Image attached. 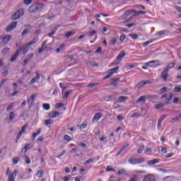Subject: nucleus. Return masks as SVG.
<instances>
[{"instance_id": "f257e3e1", "label": "nucleus", "mask_w": 181, "mask_h": 181, "mask_svg": "<svg viewBox=\"0 0 181 181\" xmlns=\"http://www.w3.org/2000/svg\"><path fill=\"white\" fill-rule=\"evenodd\" d=\"M132 13H135L133 16H132L130 17V19H133L134 18H136V16H139V15H145V13H146V12L144 11H136L134 9H130L127 11L122 16V18H123V19H126V18H128V16H129Z\"/></svg>"}, {"instance_id": "f03ea898", "label": "nucleus", "mask_w": 181, "mask_h": 181, "mask_svg": "<svg viewBox=\"0 0 181 181\" xmlns=\"http://www.w3.org/2000/svg\"><path fill=\"white\" fill-rule=\"evenodd\" d=\"M25 15V11L23 8H20L17 10L11 16V21H18V19H21L22 16Z\"/></svg>"}, {"instance_id": "7ed1b4c3", "label": "nucleus", "mask_w": 181, "mask_h": 181, "mask_svg": "<svg viewBox=\"0 0 181 181\" xmlns=\"http://www.w3.org/2000/svg\"><path fill=\"white\" fill-rule=\"evenodd\" d=\"M173 98V93H165L164 95H163L160 97V100L161 101H163V103H164V104H169V102L172 101V99Z\"/></svg>"}, {"instance_id": "20e7f679", "label": "nucleus", "mask_w": 181, "mask_h": 181, "mask_svg": "<svg viewBox=\"0 0 181 181\" xmlns=\"http://www.w3.org/2000/svg\"><path fill=\"white\" fill-rule=\"evenodd\" d=\"M144 162H145V158L142 157L136 158L134 156H132L129 159V163H131V165H139V163H144Z\"/></svg>"}, {"instance_id": "39448f33", "label": "nucleus", "mask_w": 181, "mask_h": 181, "mask_svg": "<svg viewBox=\"0 0 181 181\" xmlns=\"http://www.w3.org/2000/svg\"><path fill=\"white\" fill-rule=\"evenodd\" d=\"M43 8V4H35L30 6L28 8V11L30 12V13H33L34 12H36V11H39V9H42Z\"/></svg>"}, {"instance_id": "423d86ee", "label": "nucleus", "mask_w": 181, "mask_h": 181, "mask_svg": "<svg viewBox=\"0 0 181 181\" xmlns=\"http://www.w3.org/2000/svg\"><path fill=\"white\" fill-rule=\"evenodd\" d=\"M118 70H119V66H117V67H115V68L109 69V70L107 71V75H106V76L104 77V79H105V80H107V79H108V78H111V77H112V75H113L116 71H118Z\"/></svg>"}, {"instance_id": "0eeeda50", "label": "nucleus", "mask_w": 181, "mask_h": 181, "mask_svg": "<svg viewBox=\"0 0 181 181\" xmlns=\"http://www.w3.org/2000/svg\"><path fill=\"white\" fill-rule=\"evenodd\" d=\"M16 26H18V22L16 21L12 22L6 27V32H8V33L12 32V30H13V29H15Z\"/></svg>"}, {"instance_id": "6e6552de", "label": "nucleus", "mask_w": 181, "mask_h": 181, "mask_svg": "<svg viewBox=\"0 0 181 181\" xmlns=\"http://www.w3.org/2000/svg\"><path fill=\"white\" fill-rule=\"evenodd\" d=\"M144 66H148V67H158V66H159V61H150L148 62L145 63Z\"/></svg>"}, {"instance_id": "1a4fd4ad", "label": "nucleus", "mask_w": 181, "mask_h": 181, "mask_svg": "<svg viewBox=\"0 0 181 181\" xmlns=\"http://www.w3.org/2000/svg\"><path fill=\"white\" fill-rule=\"evenodd\" d=\"M143 181H156V177L153 174H147L144 175Z\"/></svg>"}, {"instance_id": "9d476101", "label": "nucleus", "mask_w": 181, "mask_h": 181, "mask_svg": "<svg viewBox=\"0 0 181 181\" xmlns=\"http://www.w3.org/2000/svg\"><path fill=\"white\" fill-rule=\"evenodd\" d=\"M168 69H163V71L161 72V78H163V81L166 82L168 81V78H169V75L168 74Z\"/></svg>"}, {"instance_id": "9b49d317", "label": "nucleus", "mask_w": 181, "mask_h": 181, "mask_svg": "<svg viewBox=\"0 0 181 181\" xmlns=\"http://www.w3.org/2000/svg\"><path fill=\"white\" fill-rule=\"evenodd\" d=\"M21 52H22V49H18L16 51L15 54L11 58V62H15L16 60V59H18V57H19V54H20Z\"/></svg>"}, {"instance_id": "f8f14e48", "label": "nucleus", "mask_w": 181, "mask_h": 181, "mask_svg": "<svg viewBox=\"0 0 181 181\" xmlns=\"http://www.w3.org/2000/svg\"><path fill=\"white\" fill-rule=\"evenodd\" d=\"M103 117V113L101 112H98L96 114H95L92 122H93L94 124H95V122H97L98 121H100V118Z\"/></svg>"}, {"instance_id": "ddd939ff", "label": "nucleus", "mask_w": 181, "mask_h": 181, "mask_svg": "<svg viewBox=\"0 0 181 181\" xmlns=\"http://www.w3.org/2000/svg\"><path fill=\"white\" fill-rule=\"evenodd\" d=\"M37 96V93H34L32 94L29 99H28V104L30 107H33V101H35V98H36V97Z\"/></svg>"}, {"instance_id": "4468645a", "label": "nucleus", "mask_w": 181, "mask_h": 181, "mask_svg": "<svg viewBox=\"0 0 181 181\" xmlns=\"http://www.w3.org/2000/svg\"><path fill=\"white\" fill-rule=\"evenodd\" d=\"M36 76L33 78L31 79V81H30V86H33V84H35V83H36V81H37V80H40V74H39V73L36 72Z\"/></svg>"}, {"instance_id": "2eb2a0df", "label": "nucleus", "mask_w": 181, "mask_h": 181, "mask_svg": "<svg viewBox=\"0 0 181 181\" xmlns=\"http://www.w3.org/2000/svg\"><path fill=\"white\" fill-rule=\"evenodd\" d=\"M16 175H18V171L15 170L12 174L8 175V181H15V178L16 177Z\"/></svg>"}, {"instance_id": "dca6fc26", "label": "nucleus", "mask_w": 181, "mask_h": 181, "mask_svg": "<svg viewBox=\"0 0 181 181\" xmlns=\"http://www.w3.org/2000/svg\"><path fill=\"white\" fill-rule=\"evenodd\" d=\"M40 134H42V129H38L36 132L33 134L31 137L32 141H35L36 139V136H38Z\"/></svg>"}, {"instance_id": "f3484780", "label": "nucleus", "mask_w": 181, "mask_h": 181, "mask_svg": "<svg viewBox=\"0 0 181 181\" xmlns=\"http://www.w3.org/2000/svg\"><path fill=\"white\" fill-rule=\"evenodd\" d=\"M125 54H127V52L125 51L120 52L118 56L117 57L116 60H117V62H121V59L125 57Z\"/></svg>"}, {"instance_id": "a211bd4d", "label": "nucleus", "mask_w": 181, "mask_h": 181, "mask_svg": "<svg viewBox=\"0 0 181 181\" xmlns=\"http://www.w3.org/2000/svg\"><path fill=\"white\" fill-rule=\"evenodd\" d=\"M159 160H160V159L154 158L153 160H148L147 163H148V165H156V163H159Z\"/></svg>"}, {"instance_id": "6ab92c4d", "label": "nucleus", "mask_w": 181, "mask_h": 181, "mask_svg": "<svg viewBox=\"0 0 181 181\" xmlns=\"http://www.w3.org/2000/svg\"><path fill=\"white\" fill-rule=\"evenodd\" d=\"M60 115V112L55 111V112H51L49 115V117L50 118H57Z\"/></svg>"}, {"instance_id": "aec40b11", "label": "nucleus", "mask_w": 181, "mask_h": 181, "mask_svg": "<svg viewBox=\"0 0 181 181\" xmlns=\"http://www.w3.org/2000/svg\"><path fill=\"white\" fill-rule=\"evenodd\" d=\"M146 99H145V95H141L136 100V104H139V103H146Z\"/></svg>"}, {"instance_id": "412c9836", "label": "nucleus", "mask_w": 181, "mask_h": 181, "mask_svg": "<svg viewBox=\"0 0 181 181\" xmlns=\"http://www.w3.org/2000/svg\"><path fill=\"white\" fill-rule=\"evenodd\" d=\"M28 44H26L25 45H24L23 47H21L18 49H21V52H23V54H26V53H28V52H29V49H28Z\"/></svg>"}, {"instance_id": "4be33fe9", "label": "nucleus", "mask_w": 181, "mask_h": 181, "mask_svg": "<svg viewBox=\"0 0 181 181\" xmlns=\"http://www.w3.org/2000/svg\"><path fill=\"white\" fill-rule=\"evenodd\" d=\"M168 88L167 87H163L158 91V94L159 95H162V94H165V93H168Z\"/></svg>"}, {"instance_id": "5701e85b", "label": "nucleus", "mask_w": 181, "mask_h": 181, "mask_svg": "<svg viewBox=\"0 0 181 181\" xmlns=\"http://www.w3.org/2000/svg\"><path fill=\"white\" fill-rule=\"evenodd\" d=\"M38 40H39L37 38L33 39L30 42L27 43V47L32 46V45H36V43H37Z\"/></svg>"}, {"instance_id": "b1692460", "label": "nucleus", "mask_w": 181, "mask_h": 181, "mask_svg": "<svg viewBox=\"0 0 181 181\" xmlns=\"http://www.w3.org/2000/svg\"><path fill=\"white\" fill-rule=\"evenodd\" d=\"M181 118V115H178L177 117L172 118L170 120V122H171V124H173V122H176L177 121H179V119H180Z\"/></svg>"}, {"instance_id": "393cba45", "label": "nucleus", "mask_w": 181, "mask_h": 181, "mask_svg": "<svg viewBox=\"0 0 181 181\" xmlns=\"http://www.w3.org/2000/svg\"><path fill=\"white\" fill-rule=\"evenodd\" d=\"M175 66H176V63L171 62V63L168 64V66H167V67L165 68V69L168 70V71H169V70H170V69H173V67H175Z\"/></svg>"}, {"instance_id": "a878e982", "label": "nucleus", "mask_w": 181, "mask_h": 181, "mask_svg": "<svg viewBox=\"0 0 181 181\" xmlns=\"http://www.w3.org/2000/svg\"><path fill=\"white\" fill-rule=\"evenodd\" d=\"M71 93H73L72 90H69L66 92H65V93L63 96V99L64 100H67V97H69L70 95V94H71Z\"/></svg>"}, {"instance_id": "bb28decb", "label": "nucleus", "mask_w": 181, "mask_h": 181, "mask_svg": "<svg viewBox=\"0 0 181 181\" xmlns=\"http://www.w3.org/2000/svg\"><path fill=\"white\" fill-rule=\"evenodd\" d=\"M95 160V158H89L83 163V165H89V163H93V162H94Z\"/></svg>"}, {"instance_id": "cd10ccee", "label": "nucleus", "mask_w": 181, "mask_h": 181, "mask_svg": "<svg viewBox=\"0 0 181 181\" xmlns=\"http://www.w3.org/2000/svg\"><path fill=\"white\" fill-rule=\"evenodd\" d=\"M144 86H145V81H141L139 82L138 83H136V88H141L144 87Z\"/></svg>"}, {"instance_id": "c85d7f7f", "label": "nucleus", "mask_w": 181, "mask_h": 181, "mask_svg": "<svg viewBox=\"0 0 181 181\" xmlns=\"http://www.w3.org/2000/svg\"><path fill=\"white\" fill-rule=\"evenodd\" d=\"M155 42V40H151L147 42H145L142 44L143 47H146L148 45H151V43H153Z\"/></svg>"}, {"instance_id": "c756f323", "label": "nucleus", "mask_w": 181, "mask_h": 181, "mask_svg": "<svg viewBox=\"0 0 181 181\" xmlns=\"http://www.w3.org/2000/svg\"><path fill=\"white\" fill-rule=\"evenodd\" d=\"M165 105H166L165 103H160V104L154 105V107H155L156 110H159L160 108L165 107Z\"/></svg>"}, {"instance_id": "7c9ffc66", "label": "nucleus", "mask_w": 181, "mask_h": 181, "mask_svg": "<svg viewBox=\"0 0 181 181\" xmlns=\"http://www.w3.org/2000/svg\"><path fill=\"white\" fill-rule=\"evenodd\" d=\"M23 158L27 165H30V158L27 155L24 154Z\"/></svg>"}, {"instance_id": "2f4dec72", "label": "nucleus", "mask_w": 181, "mask_h": 181, "mask_svg": "<svg viewBox=\"0 0 181 181\" xmlns=\"http://www.w3.org/2000/svg\"><path fill=\"white\" fill-rule=\"evenodd\" d=\"M116 43H117V38H115V37H112V38L110 40V42H109V44H110V46H115V45Z\"/></svg>"}, {"instance_id": "473e14b6", "label": "nucleus", "mask_w": 181, "mask_h": 181, "mask_svg": "<svg viewBox=\"0 0 181 181\" xmlns=\"http://www.w3.org/2000/svg\"><path fill=\"white\" fill-rule=\"evenodd\" d=\"M128 100V97L127 96H120L118 98V103H122V101H127Z\"/></svg>"}, {"instance_id": "72a5a7b5", "label": "nucleus", "mask_w": 181, "mask_h": 181, "mask_svg": "<svg viewBox=\"0 0 181 181\" xmlns=\"http://www.w3.org/2000/svg\"><path fill=\"white\" fill-rule=\"evenodd\" d=\"M74 32L73 31H70L66 33L65 35V37H66V39H69L70 37V36H74Z\"/></svg>"}, {"instance_id": "f704fd0d", "label": "nucleus", "mask_w": 181, "mask_h": 181, "mask_svg": "<svg viewBox=\"0 0 181 181\" xmlns=\"http://www.w3.org/2000/svg\"><path fill=\"white\" fill-rule=\"evenodd\" d=\"M118 175H127V170L124 168H121L117 171Z\"/></svg>"}, {"instance_id": "c9c22d12", "label": "nucleus", "mask_w": 181, "mask_h": 181, "mask_svg": "<svg viewBox=\"0 0 181 181\" xmlns=\"http://www.w3.org/2000/svg\"><path fill=\"white\" fill-rule=\"evenodd\" d=\"M64 44L61 45L58 48H57L56 52L57 53H60L63 49H64Z\"/></svg>"}, {"instance_id": "e433bc0d", "label": "nucleus", "mask_w": 181, "mask_h": 181, "mask_svg": "<svg viewBox=\"0 0 181 181\" xmlns=\"http://www.w3.org/2000/svg\"><path fill=\"white\" fill-rule=\"evenodd\" d=\"M42 107L44 110H46L47 111V110H50V105L48 103H44L42 105Z\"/></svg>"}, {"instance_id": "4c0bfd02", "label": "nucleus", "mask_w": 181, "mask_h": 181, "mask_svg": "<svg viewBox=\"0 0 181 181\" xmlns=\"http://www.w3.org/2000/svg\"><path fill=\"white\" fill-rule=\"evenodd\" d=\"M46 43H47V41H43L41 46V48H42L44 50H47V45H46Z\"/></svg>"}, {"instance_id": "58836bf2", "label": "nucleus", "mask_w": 181, "mask_h": 181, "mask_svg": "<svg viewBox=\"0 0 181 181\" xmlns=\"http://www.w3.org/2000/svg\"><path fill=\"white\" fill-rule=\"evenodd\" d=\"M129 36L134 40H136L139 37L137 34H129Z\"/></svg>"}, {"instance_id": "ea45409f", "label": "nucleus", "mask_w": 181, "mask_h": 181, "mask_svg": "<svg viewBox=\"0 0 181 181\" xmlns=\"http://www.w3.org/2000/svg\"><path fill=\"white\" fill-rule=\"evenodd\" d=\"M22 134L21 132H18L16 139V144H18V142L19 141V139H21V136H22Z\"/></svg>"}, {"instance_id": "a19ab883", "label": "nucleus", "mask_w": 181, "mask_h": 181, "mask_svg": "<svg viewBox=\"0 0 181 181\" xmlns=\"http://www.w3.org/2000/svg\"><path fill=\"white\" fill-rule=\"evenodd\" d=\"M36 176L37 177H42V176H43V170H38L36 173Z\"/></svg>"}, {"instance_id": "79ce46f5", "label": "nucleus", "mask_w": 181, "mask_h": 181, "mask_svg": "<svg viewBox=\"0 0 181 181\" xmlns=\"http://www.w3.org/2000/svg\"><path fill=\"white\" fill-rule=\"evenodd\" d=\"M53 120L52 119H45V125H46V127H49V125H52V122Z\"/></svg>"}, {"instance_id": "37998d69", "label": "nucleus", "mask_w": 181, "mask_h": 181, "mask_svg": "<svg viewBox=\"0 0 181 181\" xmlns=\"http://www.w3.org/2000/svg\"><path fill=\"white\" fill-rule=\"evenodd\" d=\"M29 28H25L22 33L21 36H25V35H28V33H30Z\"/></svg>"}, {"instance_id": "c03bdc74", "label": "nucleus", "mask_w": 181, "mask_h": 181, "mask_svg": "<svg viewBox=\"0 0 181 181\" xmlns=\"http://www.w3.org/2000/svg\"><path fill=\"white\" fill-rule=\"evenodd\" d=\"M95 33H97V31L93 30V31H89L88 33H87L86 36H94V35H95Z\"/></svg>"}, {"instance_id": "a18cd8bd", "label": "nucleus", "mask_w": 181, "mask_h": 181, "mask_svg": "<svg viewBox=\"0 0 181 181\" xmlns=\"http://www.w3.org/2000/svg\"><path fill=\"white\" fill-rule=\"evenodd\" d=\"M64 141H67V142H70V141H71V137H70V136L66 134L64 136Z\"/></svg>"}, {"instance_id": "49530a36", "label": "nucleus", "mask_w": 181, "mask_h": 181, "mask_svg": "<svg viewBox=\"0 0 181 181\" xmlns=\"http://www.w3.org/2000/svg\"><path fill=\"white\" fill-rule=\"evenodd\" d=\"M106 172H115V169L111 168L110 165H107L106 168Z\"/></svg>"}, {"instance_id": "de8ad7c7", "label": "nucleus", "mask_w": 181, "mask_h": 181, "mask_svg": "<svg viewBox=\"0 0 181 181\" xmlns=\"http://www.w3.org/2000/svg\"><path fill=\"white\" fill-rule=\"evenodd\" d=\"M165 33H166L165 30H160V31H158L156 33V35H157V36H163V35H165Z\"/></svg>"}, {"instance_id": "09e8293b", "label": "nucleus", "mask_w": 181, "mask_h": 181, "mask_svg": "<svg viewBox=\"0 0 181 181\" xmlns=\"http://www.w3.org/2000/svg\"><path fill=\"white\" fill-rule=\"evenodd\" d=\"M166 117H168V115H162L160 116V117L159 118L158 121L160 122H163V119H165V118H166Z\"/></svg>"}, {"instance_id": "8fccbe9b", "label": "nucleus", "mask_w": 181, "mask_h": 181, "mask_svg": "<svg viewBox=\"0 0 181 181\" xmlns=\"http://www.w3.org/2000/svg\"><path fill=\"white\" fill-rule=\"evenodd\" d=\"M152 151H153V152H156V148H153V147L147 148L146 152L148 153V152H152Z\"/></svg>"}, {"instance_id": "3c124183", "label": "nucleus", "mask_w": 181, "mask_h": 181, "mask_svg": "<svg viewBox=\"0 0 181 181\" xmlns=\"http://www.w3.org/2000/svg\"><path fill=\"white\" fill-rule=\"evenodd\" d=\"M15 105V103H11L7 107H6V111H11L12 110V107Z\"/></svg>"}, {"instance_id": "603ef678", "label": "nucleus", "mask_w": 181, "mask_h": 181, "mask_svg": "<svg viewBox=\"0 0 181 181\" xmlns=\"http://www.w3.org/2000/svg\"><path fill=\"white\" fill-rule=\"evenodd\" d=\"M18 162H19V158L16 157L13 158V165H18Z\"/></svg>"}, {"instance_id": "864d4df0", "label": "nucleus", "mask_w": 181, "mask_h": 181, "mask_svg": "<svg viewBox=\"0 0 181 181\" xmlns=\"http://www.w3.org/2000/svg\"><path fill=\"white\" fill-rule=\"evenodd\" d=\"M15 118V113L13 112H10L9 114V119L12 121Z\"/></svg>"}, {"instance_id": "5fc2aeb1", "label": "nucleus", "mask_w": 181, "mask_h": 181, "mask_svg": "<svg viewBox=\"0 0 181 181\" xmlns=\"http://www.w3.org/2000/svg\"><path fill=\"white\" fill-rule=\"evenodd\" d=\"M100 83H90L88 86V88H94V87L98 86Z\"/></svg>"}, {"instance_id": "6e6d98bb", "label": "nucleus", "mask_w": 181, "mask_h": 181, "mask_svg": "<svg viewBox=\"0 0 181 181\" xmlns=\"http://www.w3.org/2000/svg\"><path fill=\"white\" fill-rule=\"evenodd\" d=\"M173 91L175 93H181V88L180 87H175L173 88Z\"/></svg>"}, {"instance_id": "4d7b16f0", "label": "nucleus", "mask_w": 181, "mask_h": 181, "mask_svg": "<svg viewBox=\"0 0 181 181\" xmlns=\"http://www.w3.org/2000/svg\"><path fill=\"white\" fill-rule=\"evenodd\" d=\"M144 145H141L139 146L138 151H137V153H142V151H144Z\"/></svg>"}, {"instance_id": "13d9d810", "label": "nucleus", "mask_w": 181, "mask_h": 181, "mask_svg": "<svg viewBox=\"0 0 181 181\" xmlns=\"http://www.w3.org/2000/svg\"><path fill=\"white\" fill-rule=\"evenodd\" d=\"M31 145V144H28L23 147V149H25V152H26L28 149L30 148Z\"/></svg>"}, {"instance_id": "bf43d9fd", "label": "nucleus", "mask_w": 181, "mask_h": 181, "mask_svg": "<svg viewBox=\"0 0 181 181\" xmlns=\"http://www.w3.org/2000/svg\"><path fill=\"white\" fill-rule=\"evenodd\" d=\"M11 37L10 35H6L5 37H4L3 40L4 41L6 40L7 42H9Z\"/></svg>"}, {"instance_id": "052dcab7", "label": "nucleus", "mask_w": 181, "mask_h": 181, "mask_svg": "<svg viewBox=\"0 0 181 181\" xmlns=\"http://www.w3.org/2000/svg\"><path fill=\"white\" fill-rule=\"evenodd\" d=\"M162 128V122L158 121V124H157V129L158 131H160V129Z\"/></svg>"}, {"instance_id": "680f3d73", "label": "nucleus", "mask_w": 181, "mask_h": 181, "mask_svg": "<svg viewBox=\"0 0 181 181\" xmlns=\"http://www.w3.org/2000/svg\"><path fill=\"white\" fill-rule=\"evenodd\" d=\"M132 69H135V65L131 64L127 66V70H132Z\"/></svg>"}, {"instance_id": "e2e57ef3", "label": "nucleus", "mask_w": 181, "mask_h": 181, "mask_svg": "<svg viewBox=\"0 0 181 181\" xmlns=\"http://www.w3.org/2000/svg\"><path fill=\"white\" fill-rule=\"evenodd\" d=\"M33 0H24L25 5H30L32 4Z\"/></svg>"}, {"instance_id": "0e129e2a", "label": "nucleus", "mask_w": 181, "mask_h": 181, "mask_svg": "<svg viewBox=\"0 0 181 181\" xmlns=\"http://www.w3.org/2000/svg\"><path fill=\"white\" fill-rule=\"evenodd\" d=\"M27 128H28V126H26V125L23 126L20 132L23 134V132H25V131L26 130Z\"/></svg>"}, {"instance_id": "69168bd1", "label": "nucleus", "mask_w": 181, "mask_h": 181, "mask_svg": "<svg viewBox=\"0 0 181 181\" xmlns=\"http://www.w3.org/2000/svg\"><path fill=\"white\" fill-rule=\"evenodd\" d=\"M55 107L56 108H63V103H57Z\"/></svg>"}, {"instance_id": "338daca9", "label": "nucleus", "mask_w": 181, "mask_h": 181, "mask_svg": "<svg viewBox=\"0 0 181 181\" xmlns=\"http://www.w3.org/2000/svg\"><path fill=\"white\" fill-rule=\"evenodd\" d=\"M28 62H29V61L28 60V58H26V59L21 63L22 66H26V64H28Z\"/></svg>"}, {"instance_id": "774afa93", "label": "nucleus", "mask_w": 181, "mask_h": 181, "mask_svg": "<svg viewBox=\"0 0 181 181\" xmlns=\"http://www.w3.org/2000/svg\"><path fill=\"white\" fill-rule=\"evenodd\" d=\"M179 98L176 97L173 99L174 104H177L179 103Z\"/></svg>"}]
</instances>
